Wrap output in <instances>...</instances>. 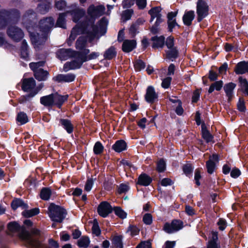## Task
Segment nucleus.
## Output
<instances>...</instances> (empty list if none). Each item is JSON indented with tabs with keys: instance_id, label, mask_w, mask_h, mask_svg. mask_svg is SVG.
Here are the masks:
<instances>
[{
	"instance_id": "56",
	"label": "nucleus",
	"mask_w": 248,
	"mask_h": 248,
	"mask_svg": "<svg viewBox=\"0 0 248 248\" xmlns=\"http://www.w3.org/2000/svg\"><path fill=\"white\" fill-rule=\"evenodd\" d=\"M114 181L111 178L105 180L103 183L104 189L107 191H111L114 186Z\"/></svg>"
},
{
	"instance_id": "51",
	"label": "nucleus",
	"mask_w": 248,
	"mask_h": 248,
	"mask_svg": "<svg viewBox=\"0 0 248 248\" xmlns=\"http://www.w3.org/2000/svg\"><path fill=\"white\" fill-rule=\"evenodd\" d=\"M166 170V163L163 158L160 159L156 163V170L159 173H162Z\"/></svg>"
},
{
	"instance_id": "5",
	"label": "nucleus",
	"mask_w": 248,
	"mask_h": 248,
	"mask_svg": "<svg viewBox=\"0 0 248 248\" xmlns=\"http://www.w3.org/2000/svg\"><path fill=\"white\" fill-rule=\"evenodd\" d=\"M6 33L7 35L14 42H19L24 37L23 31L16 26H10L8 27Z\"/></svg>"
},
{
	"instance_id": "64",
	"label": "nucleus",
	"mask_w": 248,
	"mask_h": 248,
	"mask_svg": "<svg viewBox=\"0 0 248 248\" xmlns=\"http://www.w3.org/2000/svg\"><path fill=\"white\" fill-rule=\"evenodd\" d=\"M136 248H152V243L151 240L141 241L139 244Z\"/></svg>"
},
{
	"instance_id": "57",
	"label": "nucleus",
	"mask_w": 248,
	"mask_h": 248,
	"mask_svg": "<svg viewBox=\"0 0 248 248\" xmlns=\"http://www.w3.org/2000/svg\"><path fill=\"white\" fill-rule=\"evenodd\" d=\"M237 108L241 112H245L247 108L244 99L240 97L237 103Z\"/></svg>"
},
{
	"instance_id": "52",
	"label": "nucleus",
	"mask_w": 248,
	"mask_h": 248,
	"mask_svg": "<svg viewBox=\"0 0 248 248\" xmlns=\"http://www.w3.org/2000/svg\"><path fill=\"white\" fill-rule=\"evenodd\" d=\"M134 67L136 72L140 71L146 67V63L141 59L137 60L134 64Z\"/></svg>"
},
{
	"instance_id": "61",
	"label": "nucleus",
	"mask_w": 248,
	"mask_h": 248,
	"mask_svg": "<svg viewBox=\"0 0 248 248\" xmlns=\"http://www.w3.org/2000/svg\"><path fill=\"white\" fill-rule=\"evenodd\" d=\"M174 43V38L171 35L168 36L166 38V40H165V46H166L168 48H171L172 47H175Z\"/></svg>"
},
{
	"instance_id": "25",
	"label": "nucleus",
	"mask_w": 248,
	"mask_h": 248,
	"mask_svg": "<svg viewBox=\"0 0 248 248\" xmlns=\"http://www.w3.org/2000/svg\"><path fill=\"white\" fill-rule=\"evenodd\" d=\"M137 42L135 40H125L124 41L122 49L125 53H129L132 51L136 47Z\"/></svg>"
},
{
	"instance_id": "31",
	"label": "nucleus",
	"mask_w": 248,
	"mask_h": 248,
	"mask_svg": "<svg viewBox=\"0 0 248 248\" xmlns=\"http://www.w3.org/2000/svg\"><path fill=\"white\" fill-rule=\"evenodd\" d=\"M169 50H165L166 57L167 59L173 61L179 56V52L177 46L168 48Z\"/></svg>"
},
{
	"instance_id": "54",
	"label": "nucleus",
	"mask_w": 248,
	"mask_h": 248,
	"mask_svg": "<svg viewBox=\"0 0 248 248\" xmlns=\"http://www.w3.org/2000/svg\"><path fill=\"white\" fill-rule=\"evenodd\" d=\"M104 149V147L100 141H97L93 146V153L96 155L101 154Z\"/></svg>"
},
{
	"instance_id": "47",
	"label": "nucleus",
	"mask_w": 248,
	"mask_h": 248,
	"mask_svg": "<svg viewBox=\"0 0 248 248\" xmlns=\"http://www.w3.org/2000/svg\"><path fill=\"white\" fill-rule=\"evenodd\" d=\"M90 243L89 237L87 236H82L78 241L77 245L79 248H86Z\"/></svg>"
},
{
	"instance_id": "58",
	"label": "nucleus",
	"mask_w": 248,
	"mask_h": 248,
	"mask_svg": "<svg viewBox=\"0 0 248 248\" xmlns=\"http://www.w3.org/2000/svg\"><path fill=\"white\" fill-rule=\"evenodd\" d=\"M201 90V89H196L193 91L191 98L192 103H197L200 100Z\"/></svg>"
},
{
	"instance_id": "18",
	"label": "nucleus",
	"mask_w": 248,
	"mask_h": 248,
	"mask_svg": "<svg viewBox=\"0 0 248 248\" xmlns=\"http://www.w3.org/2000/svg\"><path fill=\"white\" fill-rule=\"evenodd\" d=\"M236 86L235 83L231 82L223 86V90L227 97L228 103H231L233 97L234 90Z\"/></svg>"
},
{
	"instance_id": "15",
	"label": "nucleus",
	"mask_w": 248,
	"mask_h": 248,
	"mask_svg": "<svg viewBox=\"0 0 248 248\" xmlns=\"http://www.w3.org/2000/svg\"><path fill=\"white\" fill-rule=\"evenodd\" d=\"M76 75L72 73L67 74H59L53 77V81L57 83L72 82L75 80Z\"/></svg>"
},
{
	"instance_id": "33",
	"label": "nucleus",
	"mask_w": 248,
	"mask_h": 248,
	"mask_svg": "<svg viewBox=\"0 0 248 248\" xmlns=\"http://www.w3.org/2000/svg\"><path fill=\"white\" fill-rule=\"evenodd\" d=\"M60 123L68 134H70L73 132L74 128V125L70 120L67 119H60Z\"/></svg>"
},
{
	"instance_id": "55",
	"label": "nucleus",
	"mask_w": 248,
	"mask_h": 248,
	"mask_svg": "<svg viewBox=\"0 0 248 248\" xmlns=\"http://www.w3.org/2000/svg\"><path fill=\"white\" fill-rule=\"evenodd\" d=\"M202 169V168H197L195 170L194 172V180L195 184L197 186H199L201 185L200 180L202 177L201 175Z\"/></svg>"
},
{
	"instance_id": "42",
	"label": "nucleus",
	"mask_w": 248,
	"mask_h": 248,
	"mask_svg": "<svg viewBox=\"0 0 248 248\" xmlns=\"http://www.w3.org/2000/svg\"><path fill=\"white\" fill-rule=\"evenodd\" d=\"M182 170L186 177L190 178L192 177L194 167L191 164H186L183 166Z\"/></svg>"
},
{
	"instance_id": "41",
	"label": "nucleus",
	"mask_w": 248,
	"mask_h": 248,
	"mask_svg": "<svg viewBox=\"0 0 248 248\" xmlns=\"http://www.w3.org/2000/svg\"><path fill=\"white\" fill-rule=\"evenodd\" d=\"M90 50L88 48H85L80 50V51H76V57L77 58H79L81 60H83V62H87V57L90 53Z\"/></svg>"
},
{
	"instance_id": "11",
	"label": "nucleus",
	"mask_w": 248,
	"mask_h": 248,
	"mask_svg": "<svg viewBox=\"0 0 248 248\" xmlns=\"http://www.w3.org/2000/svg\"><path fill=\"white\" fill-rule=\"evenodd\" d=\"M113 210V208L110 203L103 201L100 203L97 208L98 214L103 218L107 217Z\"/></svg>"
},
{
	"instance_id": "49",
	"label": "nucleus",
	"mask_w": 248,
	"mask_h": 248,
	"mask_svg": "<svg viewBox=\"0 0 248 248\" xmlns=\"http://www.w3.org/2000/svg\"><path fill=\"white\" fill-rule=\"evenodd\" d=\"M7 229L11 232H16L20 231L21 226L18 222L14 221L8 223Z\"/></svg>"
},
{
	"instance_id": "59",
	"label": "nucleus",
	"mask_w": 248,
	"mask_h": 248,
	"mask_svg": "<svg viewBox=\"0 0 248 248\" xmlns=\"http://www.w3.org/2000/svg\"><path fill=\"white\" fill-rule=\"evenodd\" d=\"M92 230L93 233L96 236H99L101 234V231L96 219H94L93 220V223Z\"/></svg>"
},
{
	"instance_id": "29",
	"label": "nucleus",
	"mask_w": 248,
	"mask_h": 248,
	"mask_svg": "<svg viewBox=\"0 0 248 248\" xmlns=\"http://www.w3.org/2000/svg\"><path fill=\"white\" fill-rule=\"evenodd\" d=\"M127 149V143L124 140H117L112 146V149L119 153L126 150Z\"/></svg>"
},
{
	"instance_id": "60",
	"label": "nucleus",
	"mask_w": 248,
	"mask_h": 248,
	"mask_svg": "<svg viewBox=\"0 0 248 248\" xmlns=\"http://www.w3.org/2000/svg\"><path fill=\"white\" fill-rule=\"evenodd\" d=\"M34 95L32 94L31 92H30L29 93L21 96L18 99V102L20 104H24L26 103L27 101H29L30 99L34 97Z\"/></svg>"
},
{
	"instance_id": "62",
	"label": "nucleus",
	"mask_w": 248,
	"mask_h": 248,
	"mask_svg": "<svg viewBox=\"0 0 248 248\" xmlns=\"http://www.w3.org/2000/svg\"><path fill=\"white\" fill-rule=\"evenodd\" d=\"M143 223L147 225H150L153 223V216L150 213H146L143 217Z\"/></svg>"
},
{
	"instance_id": "4",
	"label": "nucleus",
	"mask_w": 248,
	"mask_h": 248,
	"mask_svg": "<svg viewBox=\"0 0 248 248\" xmlns=\"http://www.w3.org/2000/svg\"><path fill=\"white\" fill-rule=\"evenodd\" d=\"M209 6L204 0H198L196 6L197 20L201 22L208 15Z\"/></svg>"
},
{
	"instance_id": "1",
	"label": "nucleus",
	"mask_w": 248,
	"mask_h": 248,
	"mask_svg": "<svg viewBox=\"0 0 248 248\" xmlns=\"http://www.w3.org/2000/svg\"><path fill=\"white\" fill-rule=\"evenodd\" d=\"M20 16V11L16 8L0 9V30L9 24L16 23Z\"/></svg>"
},
{
	"instance_id": "9",
	"label": "nucleus",
	"mask_w": 248,
	"mask_h": 248,
	"mask_svg": "<svg viewBox=\"0 0 248 248\" xmlns=\"http://www.w3.org/2000/svg\"><path fill=\"white\" fill-rule=\"evenodd\" d=\"M30 37L32 44L39 48L45 44L48 39V34L42 33L40 35L39 33L31 32Z\"/></svg>"
},
{
	"instance_id": "37",
	"label": "nucleus",
	"mask_w": 248,
	"mask_h": 248,
	"mask_svg": "<svg viewBox=\"0 0 248 248\" xmlns=\"http://www.w3.org/2000/svg\"><path fill=\"white\" fill-rule=\"evenodd\" d=\"M223 81L222 80H220L218 81H214V82L211 84L208 89V93L210 94L212 93L214 91V90L220 91L223 88Z\"/></svg>"
},
{
	"instance_id": "44",
	"label": "nucleus",
	"mask_w": 248,
	"mask_h": 248,
	"mask_svg": "<svg viewBox=\"0 0 248 248\" xmlns=\"http://www.w3.org/2000/svg\"><path fill=\"white\" fill-rule=\"evenodd\" d=\"M66 14L65 13L60 14L57 20L56 27H60L62 29H66V20L65 18Z\"/></svg>"
},
{
	"instance_id": "3",
	"label": "nucleus",
	"mask_w": 248,
	"mask_h": 248,
	"mask_svg": "<svg viewBox=\"0 0 248 248\" xmlns=\"http://www.w3.org/2000/svg\"><path fill=\"white\" fill-rule=\"evenodd\" d=\"M67 8L71 9L67 11V13L70 14L72 17L73 21L75 23H78L79 20L85 15V11L82 8L78 7L76 3L71 4L68 6Z\"/></svg>"
},
{
	"instance_id": "2",
	"label": "nucleus",
	"mask_w": 248,
	"mask_h": 248,
	"mask_svg": "<svg viewBox=\"0 0 248 248\" xmlns=\"http://www.w3.org/2000/svg\"><path fill=\"white\" fill-rule=\"evenodd\" d=\"M48 210L49 217L51 220L57 223L62 222L67 214L64 208L54 203H50Z\"/></svg>"
},
{
	"instance_id": "12",
	"label": "nucleus",
	"mask_w": 248,
	"mask_h": 248,
	"mask_svg": "<svg viewBox=\"0 0 248 248\" xmlns=\"http://www.w3.org/2000/svg\"><path fill=\"white\" fill-rule=\"evenodd\" d=\"M76 50L71 48H60L56 52L57 58L61 61L67 60L69 58H77Z\"/></svg>"
},
{
	"instance_id": "45",
	"label": "nucleus",
	"mask_w": 248,
	"mask_h": 248,
	"mask_svg": "<svg viewBox=\"0 0 248 248\" xmlns=\"http://www.w3.org/2000/svg\"><path fill=\"white\" fill-rule=\"evenodd\" d=\"M16 120L21 125L24 124L29 122L27 115L23 111H20L17 113Z\"/></svg>"
},
{
	"instance_id": "27",
	"label": "nucleus",
	"mask_w": 248,
	"mask_h": 248,
	"mask_svg": "<svg viewBox=\"0 0 248 248\" xmlns=\"http://www.w3.org/2000/svg\"><path fill=\"white\" fill-rule=\"evenodd\" d=\"M33 72L35 78L39 81H46L49 76V72L43 68H40V69L33 71Z\"/></svg>"
},
{
	"instance_id": "53",
	"label": "nucleus",
	"mask_w": 248,
	"mask_h": 248,
	"mask_svg": "<svg viewBox=\"0 0 248 248\" xmlns=\"http://www.w3.org/2000/svg\"><path fill=\"white\" fill-rule=\"evenodd\" d=\"M77 23V25L80 29L81 34H85L86 32L89 31V24L87 23V21H86V20L80 22L78 21V23Z\"/></svg>"
},
{
	"instance_id": "39",
	"label": "nucleus",
	"mask_w": 248,
	"mask_h": 248,
	"mask_svg": "<svg viewBox=\"0 0 248 248\" xmlns=\"http://www.w3.org/2000/svg\"><path fill=\"white\" fill-rule=\"evenodd\" d=\"M50 7V3L47 1H43L38 4V11L41 14H45L48 12Z\"/></svg>"
},
{
	"instance_id": "26",
	"label": "nucleus",
	"mask_w": 248,
	"mask_h": 248,
	"mask_svg": "<svg viewBox=\"0 0 248 248\" xmlns=\"http://www.w3.org/2000/svg\"><path fill=\"white\" fill-rule=\"evenodd\" d=\"M53 97V93L42 96L40 99V103L46 108H51L54 106V104Z\"/></svg>"
},
{
	"instance_id": "13",
	"label": "nucleus",
	"mask_w": 248,
	"mask_h": 248,
	"mask_svg": "<svg viewBox=\"0 0 248 248\" xmlns=\"http://www.w3.org/2000/svg\"><path fill=\"white\" fill-rule=\"evenodd\" d=\"M158 95L155 92V88L152 86H149L146 90L144 95L145 101L150 104H153L158 100Z\"/></svg>"
},
{
	"instance_id": "10",
	"label": "nucleus",
	"mask_w": 248,
	"mask_h": 248,
	"mask_svg": "<svg viewBox=\"0 0 248 248\" xmlns=\"http://www.w3.org/2000/svg\"><path fill=\"white\" fill-rule=\"evenodd\" d=\"M105 7L103 5L95 6L92 4L87 9V14L89 17L98 18L105 14Z\"/></svg>"
},
{
	"instance_id": "16",
	"label": "nucleus",
	"mask_w": 248,
	"mask_h": 248,
	"mask_svg": "<svg viewBox=\"0 0 248 248\" xmlns=\"http://www.w3.org/2000/svg\"><path fill=\"white\" fill-rule=\"evenodd\" d=\"M36 85V81L33 78H25L22 80L21 89L23 92L29 93L34 90Z\"/></svg>"
},
{
	"instance_id": "21",
	"label": "nucleus",
	"mask_w": 248,
	"mask_h": 248,
	"mask_svg": "<svg viewBox=\"0 0 248 248\" xmlns=\"http://www.w3.org/2000/svg\"><path fill=\"white\" fill-rule=\"evenodd\" d=\"M153 181L152 178L144 172H142L138 177L136 185L147 186H150Z\"/></svg>"
},
{
	"instance_id": "23",
	"label": "nucleus",
	"mask_w": 248,
	"mask_h": 248,
	"mask_svg": "<svg viewBox=\"0 0 248 248\" xmlns=\"http://www.w3.org/2000/svg\"><path fill=\"white\" fill-rule=\"evenodd\" d=\"M234 72L236 75H243L248 73V61H241L235 66Z\"/></svg>"
},
{
	"instance_id": "8",
	"label": "nucleus",
	"mask_w": 248,
	"mask_h": 248,
	"mask_svg": "<svg viewBox=\"0 0 248 248\" xmlns=\"http://www.w3.org/2000/svg\"><path fill=\"white\" fill-rule=\"evenodd\" d=\"M184 227L183 222L179 219H173L170 223L166 222L163 226V230L168 233H172L182 229Z\"/></svg>"
},
{
	"instance_id": "36",
	"label": "nucleus",
	"mask_w": 248,
	"mask_h": 248,
	"mask_svg": "<svg viewBox=\"0 0 248 248\" xmlns=\"http://www.w3.org/2000/svg\"><path fill=\"white\" fill-rule=\"evenodd\" d=\"M117 51L114 46H111L107 49L103 55L104 58L106 60H110L116 57Z\"/></svg>"
},
{
	"instance_id": "6",
	"label": "nucleus",
	"mask_w": 248,
	"mask_h": 248,
	"mask_svg": "<svg viewBox=\"0 0 248 248\" xmlns=\"http://www.w3.org/2000/svg\"><path fill=\"white\" fill-rule=\"evenodd\" d=\"M54 25V19L51 16L44 17L39 21V30L43 33L49 34Z\"/></svg>"
},
{
	"instance_id": "34",
	"label": "nucleus",
	"mask_w": 248,
	"mask_h": 248,
	"mask_svg": "<svg viewBox=\"0 0 248 248\" xmlns=\"http://www.w3.org/2000/svg\"><path fill=\"white\" fill-rule=\"evenodd\" d=\"M20 51V57L25 60H27L29 56V53L28 50V45L25 40H23L22 42Z\"/></svg>"
},
{
	"instance_id": "28",
	"label": "nucleus",
	"mask_w": 248,
	"mask_h": 248,
	"mask_svg": "<svg viewBox=\"0 0 248 248\" xmlns=\"http://www.w3.org/2000/svg\"><path fill=\"white\" fill-rule=\"evenodd\" d=\"M11 207L14 211L16 210L18 207L21 208L22 209H27L29 207L28 204L20 198H15L11 203Z\"/></svg>"
},
{
	"instance_id": "32",
	"label": "nucleus",
	"mask_w": 248,
	"mask_h": 248,
	"mask_svg": "<svg viewBox=\"0 0 248 248\" xmlns=\"http://www.w3.org/2000/svg\"><path fill=\"white\" fill-rule=\"evenodd\" d=\"M123 236L122 235L113 236L111 239L112 248H124Z\"/></svg>"
},
{
	"instance_id": "7",
	"label": "nucleus",
	"mask_w": 248,
	"mask_h": 248,
	"mask_svg": "<svg viewBox=\"0 0 248 248\" xmlns=\"http://www.w3.org/2000/svg\"><path fill=\"white\" fill-rule=\"evenodd\" d=\"M108 24V20L104 16L98 21L97 25L92 26V31H91L96 35L99 33L100 35H104L107 32Z\"/></svg>"
},
{
	"instance_id": "48",
	"label": "nucleus",
	"mask_w": 248,
	"mask_h": 248,
	"mask_svg": "<svg viewBox=\"0 0 248 248\" xmlns=\"http://www.w3.org/2000/svg\"><path fill=\"white\" fill-rule=\"evenodd\" d=\"M113 211L115 214L121 219H124L127 217V213L120 206H114Z\"/></svg>"
},
{
	"instance_id": "17",
	"label": "nucleus",
	"mask_w": 248,
	"mask_h": 248,
	"mask_svg": "<svg viewBox=\"0 0 248 248\" xmlns=\"http://www.w3.org/2000/svg\"><path fill=\"white\" fill-rule=\"evenodd\" d=\"M165 37L163 35L152 36L150 39V41L152 42V48L154 50L162 49L165 46Z\"/></svg>"
},
{
	"instance_id": "24",
	"label": "nucleus",
	"mask_w": 248,
	"mask_h": 248,
	"mask_svg": "<svg viewBox=\"0 0 248 248\" xmlns=\"http://www.w3.org/2000/svg\"><path fill=\"white\" fill-rule=\"evenodd\" d=\"M206 248H221L217 232H212L211 238L208 241Z\"/></svg>"
},
{
	"instance_id": "40",
	"label": "nucleus",
	"mask_w": 248,
	"mask_h": 248,
	"mask_svg": "<svg viewBox=\"0 0 248 248\" xmlns=\"http://www.w3.org/2000/svg\"><path fill=\"white\" fill-rule=\"evenodd\" d=\"M87 43V37L81 36L79 37L76 41L75 46L76 49L82 50L86 47Z\"/></svg>"
},
{
	"instance_id": "30",
	"label": "nucleus",
	"mask_w": 248,
	"mask_h": 248,
	"mask_svg": "<svg viewBox=\"0 0 248 248\" xmlns=\"http://www.w3.org/2000/svg\"><path fill=\"white\" fill-rule=\"evenodd\" d=\"M195 16L194 11H186L183 16V21L184 25L187 26H190L192 24V22L194 19Z\"/></svg>"
},
{
	"instance_id": "50",
	"label": "nucleus",
	"mask_w": 248,
	"mask_h": 248,
	"mask_svg": "<svg viewBox=\"0 0 248 248\" xmlns=\"http://www.w3.org/2000/svg\"><path fill=\"white\" fill-rule=\"evenodd\" d=\"M46 62L45 61H41L38 62H31L29 63V67L32 71H36L37 70L40 69L42 67L44 66Z\"/></svg>"
},
{
	"instance_id": "63",
	"label": "nucleus",
	"mask_w": 248,
	"mask_h": 248,
	"mask_svg": "<svg viewBox=\"0 0 248 248\" xmlns=\"http://www.w3.org/2000/svg\"><path fill=\"white\" fill-rule=\"evenodd\" d=\"M55 7L59 10H63L65 7H67V3L64 0H60L55 2Z\"/></svg>"
},
{
	"instance_id": "35",
	"label": "nucleus",
	"mask_w": 248,
	"mask_h": 248,
	"mask_svg": "<svg viewBox=\"0 0 248 248\" xmlns=\"http://www.w3.org/2000/svg\"><path fill=\"white\" fill-rule=\"evenodd\" d=\"M52 195V190L50 187H43L40 190L39 196L42 200L48 201Z\"/></svg>"
},
{
	"instance_id": "14",
	"label": "nucleus",
	"mask_w": 248,
	"mask_h": 248,
	"mask_svg": "<svg viewBox=\"0 0 248 248\" xmlns=\"http://www.w3.org/2000/svg\"><path fill=\"white\" fill-rule=\"evenodd\" d=\"M219 160V155L217 154H213L212 156H210L209 159L206 162V168L208 173L212 174L214 173L217 169L215 162H218Z\"/></svg>"
},
{
	"instance_id": "20",
	"label": "nucleus",
	"mask_w": 248,
	"mask_h": 248,
	"mask_svg": "<svg viewBox=\"0 0 248 248\" xmlns=\"http://www.w3.org/2000/svg\"><path fill=\"white\" fill-rule=\"evenodd\" d=\"M54 95V106H56L59 109H61L63 104L67 101L69 95H62L58 92L53 93Z\"/></svg>"
},
{
	"instance_id": "19",
	"label": "nucleus",
	"mask_w": 248,
	"mask_h": 248,
	"mask_svg": "<svg viewBox=\"0 0 248 248\" xmlns=\"http://www.w3.org/2000/svg\"><path fill=\"white\" fill-rule=\"evenodd\" d=\"M76 60H73L71 62H66L63 66V69L65 71H68L69 70H75L79 69L82 65L83 63L85 62L83 60L79 58H76Z\"/></svg>"
},
{
	"instance_id": "46",
	"label": "nucleus",
	"mask_w": 248,
	"mask_h": 248,
	"mask_svg": "<svg viewBox=\"0 0 248 248\" xmlns=\"http://www.w3.org/2000/svg\"><path fill=\"white\" fill-rule=\"evenodd\" d=\"M239 86L243 92L248 96V81L245 78L239 77L238 78Z\"/></svg>"
},
{
	"instance_id": "22",
	"label": "nucleus",
	"mask_w": 248,
	"mask_h": 248,
	"mask_svg": "<svg viewBox=\"0 0 248 248\" xmlns=\"http://www.w3.org/2000/svg\"><path fill=\"white\" fill-rule=\"evenodd\" d=\"M201 135L202 138L205 140L206 143L214 142V136L207 129L204 121L202 122V124Z\"/></svg>"
},
{
	"instance_id": "38",
	"label": "nucleus",
	"mask_w": 248,
	"mask_h": 248,
	"mask_svg": "<svg viewBox=\"0 0 248 248\" xmlns=\"http://www.w3.org/2000/svg\"><path fill=\"white\" fill-rule=\"evenodd\" d=\"M40 213L39 208L35 207L30 210L24 209L21 213L22 216L26 218H30L37 215Z\"/></svg>"
},
{
	"instance_id": "43",
	"label": "nucleus",
	"mask_w": 248,
	"mask_h": 248,
	"mask_svg": "<svg viewBox=\"0 0 248 248\" xmlns=\"http://www.w3.org/2000/svg\"><path fill=\"white\" fill-rule=\"evenodd\" d=\"M161 8L160 6H155L152 8L148 11V14L151 16V19L150 22H152L154 19L158 16L160 14Z\"/></svg>"
}]
</instances>
